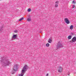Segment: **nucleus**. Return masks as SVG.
<instances>
[{"instance_id": "obj_3", "label": "nucleus", "mask_w": 76, "mask_h": 76, "mask_svg": "<svg viewBox=\"0 0 76 76\" xmlns=\"http://www.w3.org/2000/svg\"><path fill=\"white\" fill-rule=\"evenodd\" d=\"M63 46L62 45V44H61L60 42H59L57 44V45H56V50L57 49H58V48H60L61 47H63Z\"/></svg>"}, {"instance_id": "obj_24", "label": "nucleus", "mask_w": 76, "mask_h": 76, "mask_svg": "<svg viewBox=\"0 0 76 76\" xmlns=\"http://www.w3.org/2000/svg\"><path fill=\"white\" fill-rule=\"evenodd\" d=\"M2 28H3V27H2Z\"/></svg>"}, {"instance_id": "obj_10", "label": "nucleus", "mask_w": 76, "mask_h": 76, "mask_svg": "<svg viewBox=\"0 0 76 76\" xmlns=\"http://www.w3.org/2000/svg\"><path fill=\"white\" fill-rule=\"evenodd\" d=\"M48 42L49 43H51L52 42V40L51 39H49Z\"/></svg>"}, {"instance_id": "obj_8", "label": "nucleus", "mask_w": 76, "mask_h": 76, "mask_svg": "<svg viewBox=\"0 0 76 76\" xmlns=\"http://www.w3.org/2000/svg\"><path fill=\"white\" fill-rule=\"evenodd\" d=\"M17 37V35L16 34L14 35L12 37L13 39H16Z\"/></svg>"}, {"instance_id": "obj_2", "label": "nucleus", "mask_w": 76, "mask_h": 76, "mask_svg": "<svg viewBox=\"0 0 76 76\" xmlns=\"http://www.w3.org/2000/svg\"><path fill=\"white\" fill-rule=\"evenodd\" d=\"M28 68V66L26 65H25L23 68V69L22 70L21 73L19 75V76H23L25 74V72L26 71V69Z\"/></svg>"}, {"instance_id": "obj_23", "label": "nucleus", "mask_w": 76, "mask_h": 76, "mask_svg": "<svg viewBox=\"0 0 76 76\" xmlns=\"http://www.w3.org/2000/svg\"><path fill=\"white\" fill-rule=\"evenodd\" d=\"M1 29L2 30H3V29L1 28Z\"/></svg>"}, {"instance_id": "obj_21", "label": "nucleus", "mask_w": 76, "mask_h": 76, "mask_svg": "<svg viewBox=\"0 0 76 76\" xmlns=\"http://www.w3.org/2000/svg\"><path fill=\"white\" fill-rule=\"evenodd\" d=\"M75 5H74L73 6V8H75Z\"/></svg>"}, {"instance_id": "obj_15", "label": "nucleus", "mask_w": 76, "mask_h": 76, "mask_svg": "<svg viewBox=\"0 0 76 76\" xmlns=\"http://www.w3.org/2000/svg\"><path fill=\"white\" fill-rule=\"evenodd\" d=\"M55 7H58V4H55Z\"/></svg>"}, {"instance_id": "obj_16", "label": "nucleus", "mask_w": 76, "mask_h": 76, "mask_svg": "<svg viewBox=\"0 0 76 76\" xmlns=\"http://www.w3.org/2000/svg\"><path fill=\"white\" fill-rule=\"evenodd\" d=\"M58 4V1H56L55 3V4Z\"/></svg>"}, {"instance_id": "obj_13", "label": "nucleus", "mask_w": 76, "mask_h": 76, "mask_svg": "<svg viewBox=\"0 0 76 76\" xmlns=\"http://www.w3.org/2000/svg\"><path fill=\"white\" fill-rule=\"evenodd\" d=\"M23 17L21 18H20L19 19V21H21V20H23Z\"/></svg>"}, {"instance_id": "obj_5", "label": "nucleus", "mask_w": 76, "mask_h": 76, "mask_svg": "<svg viewBox=\"0 0 76 76\" xmlns=\"http://www.w3.org/2000/svg\"><path fill=\"white\" fill-rule=\"evenodd\" d=\"M13 70L14 71V72H15V71H16L17 70H18V66H14L13 68Z\"/></svg>"}, {"instance_id": "obj_20", "label": "nucleus", "mask_w": 76, "mask_h": 76, "mask_svg": "<svg viewBox=\"0 0 76 76\" xmlns=\"http://www.w3.org/2000/svg\"><path fill=\"white\" fill-rule=\"evenodd\" d=\"M72 3H75V1H73L72 2Z\"/></svg>"}, {"instance_id": "obj_4", "label": "nucleus", "mask_w": 76, "mask_h": 76, "mask_svg": "<svg viewBox=\"0 0 76 76\" xmlns=\"http://www.w3.org/2000/svg\"><path fill=\"white\" fill-rule=\"evenodd\" d=\"M76 41V37H74L72 39L71 41H70L71 43H73Z\"/></svg>"}, {"instance_id": "obj_9", "label": "nucleus", "mask_w": 76, "mask_h": 76, "mask_svg": "<svg viewBox=\"0 0 76 76\" xmlns=\"http://www.w3.org/2000/svg\"><path fill=\"white\" fill-rule=\"evenodd\" d=\"M70 29H71V30H72V29H73V25H72L70 26Z\"/></svg>"}, {"instance_id": "obj_1", "label": "nucleus", "mask_w": 76, "mask_h": 76, "mask_svg": "<svg viewBox=\"0 0 76 76\" xmlns=\"http://www.w3.org/2000/svg\"><path fill=\"white\" fill-rule=\"evenodd\" d=\"M1 64H3L4 66H9L10 64H12V62H11L9 60H5L4 59V57H3L2 59L1 60Z\"/></svg>"}, {"instance_id": "obj_14", "label": "nucleus", "mask_w": 76, "mask_h": 76, "mask_svg": "<svg viewBox=\"0 0 76 76\" xmlns=\"http://www.w3.org/2000/svg\"><path fill=\"white\" fill-rule=\"evenodd\" d=\"M27 20H28V21H29V22H30V21H31V19L28 18V19H27Z\"/></svg>"}, {"instance_id": "obj_19", "label": "nucleus", "mask_w": 76, "mask_h": 76, "mask_svg": "<svg viewBox=\"0 0 76 76\" xmlns=\"http://www.w3.org/2000/svg\"><path fill=\"white\" fill-rule=\"evenodd\" d=\"M12 74H15V72L14 71H13L12 72Z\"/></svg>"}, {"instance_id": "obj_17", "label": "nucleus", "mask_w": 76, "mask_h": 76, "mask_svg": "<svg viewBox=\"0 0 76 76\" xmlns=\"http://www.w3.org/2000/svg\"><path fill=\"white\" fill-rule=\"evenodd\" d=\"M31 9L30 8H29L28 9V12H30L31 11Z\"/></svg>"}, {"instance_id": "obj_22", "label": "nucleus", "mask_w": 76, "mask_h": 76, "mask_svg": "<svg viewBox=\"0 0 76 76\" xmlns=\"http://www.w3.org/2000/svg\"><path fill=\"white\" fill-rule=\"evenodd\" d=\"M46 76H48V73L47 74Z\"/></svg>"}, {"instance_id": "obj_12", "label": "nucleus", "mask_w": 76, "mask_h": 76, "mask_svg": "<svg viewBox=\"0 0 76 76\" xmlns=\"http://www.w3.org/2000/svg\"><path fill=\"white\" fill-rule=\"evenodd\" d=\"M46 45V47H49V46H50V44H49V43H47Z\"/></svg>"}, {"instance_id": "obj_25", "label": "nucleus", "mask_w": 76, "mask_h": 76, "mask_svg": "<svg viewBox=\"0 0 76 76\" xmlns=\"http://www.w3.org/2000/svg\"><path fill=\"white\" fill-rule=\"evenodd\" d=\"M0 31H1V30H0Z\"/></svg>"}, {"instance_id": "obj_11", "label": "nucleus", "mask_w": 76, "mask_h": 76, "mask_svg": "<svg viewBox=\"0 0 76 76\" xmlns=\"http://www.w3.org/2000/svg\"><path fill=\"white\" fill-rule=\"evenodd\" d=\"M72 38V36H69L68 37V39H70Z\"/></svg>"}, {"instance_id": "obj_18", "label": "nucleus", "mask_w": 76, "mask_h": 76, "mask_svg": "<svg viewBox=\"0 0 76 76\" xmlns=\"http://www.w3.org/2000/svg\"><path fill=\"white\" fill-rule=\"evenodd\" d=\"M15 33H16V32H18V30H15L14 31Z\"/></svg>"}, {"instance_id": "obj_7", "label": "nucleus", "mask_w": 76, "mask_h": 76, "mask_svg": "<svg viewBox=\"0 0 76 76\" xmlns=\"http://www.w3.org/2000/svg\"><path fill=\"white\" fill-rule=\"evenodd\" d=\"M63 70V68L61 67H59L58 69V72H60V73H61L62 72V70Z\"/></svg>"}, {"instance_id": "obj_6", "label": "nucleus", "mask_w": 76, "mask_h": 76, "mask_svg": "<svg viewBox=\"0 0 76 76\" xmlns=\"http://www.w3.org/2000/svg\"><path fill=\"white\" fill-rule=\"evenodd\" d=\"M64 19L66 23H67V24H69V23H70V22H69L68 19L65 18Z\"/></svg>"}]
</instances>
